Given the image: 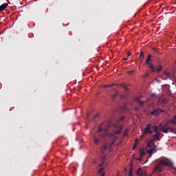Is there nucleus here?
<instances>
[{"label": "nucleus", "mask_w": 176, "mask_h": 176, "mask_svg": "<svg viewBox=\"0 0 176 176\" xmlns=\"http://www.w3.org/2000/svg\"><path fill=\"white\" fill-rule=\"evenodd\" d=\"M173 119H175V120H176V116H175V117H174V118Z\"/></svg>", "instance_id": "obj_36"}, {"label": "nucleus", "mask_w": 176, "mask_h": 176, "mask_svg": "<svg viewBox=\"0 0 176 176\" xmlns=\"http://www.w3.org/2000/svg\"><path fill=\"white\" fill-rule=\"evenodd\" d=\"M169 130H170V133H174V131H175V129H172L170 127Z\"/></svg>", "instance_id": "obj_23"}, {"label": "nucleus", "mask_w": 176, "mask_h": 176, "mask_svg": "<svg viewBox=\"0 0 176 176\" xmlns=\"http://www.w3.org/2000/svg\"><path fill=\"white\" fill-rule=\"evenodd\" d=\"M155 162L158 164L153 168V173H157V174H159V173H162L164 167H166V166H168V167H173V162H171V160L166 157H161L160 159H157L155 160Z\"/></svg>", "instance_id": "obj_1"}, {"label": "nucleus", "mask_w": 176, "mask_h": 176, "mask_svg": "<svg viewBox=\"0 0 176 176\" xmlns=\"http://www.w3.org/2000/svg\"><path fill=\"white\" fill-rule=\"evenodd\" d=\"M173 168H174V170H175V171H176V168H175V167H174Z\"/></svg>", "instance_id": "obj_38"}, {"label": "nucleus", "mask_w": 176, "mask_h": 176, "mask_svg": "<svg viewBox=\"0 0 176 176\" xmlns=\"http://www.w3.org/2000/svg\"><path fill=\"white\" fill-rule=\"evenodd\" d=\"M125 171H127V169H126V168H125Z\"/></svg>", "instance_id": "obj_40"}, {"label": "nucleus", "mask_w": 176, "mask_h": 176, "mask_svg": "<svg viewBox=\"0 0 176 176\" xmlns=\"http://www.w3.org/2000/svg\"><path fill=\"white\" fill-rule=\"evenodd\" d=\"M124 60H127V58H124Z\"/></svg>", "instance_id": "obj_37"}, {"label": "nucleus", "mask_w": 176, "mask_h": 176, "mask_svg": "<svg viewBox=\"0 0 176 176\" xmlns=\"http://www.w3.org/2000/svg\"><path fill=\"white\" fill-rule=\"evenodd\" d=\"M162 124H160L159 126H153V130L155 131V133H159V131H162Z\"/></svg>", "instance_id": "obj_9"}, {"label": "nucleus", "mask_w": 176, "mask_h": 176, "mask_svg": "<svg viewBox=\"0 0 176 176\" xmlns=\"http://www.w3.org/2000/svg\"><path fill=\"white\" fill-rule=\"evenodd\" d=\"M148 68L151 69V72H155V71H161L162 70V67H160L159 69H155L153 67V65L151 63H148Z\"/></svg>", "instance_id": "obj_6"}, {"label": "nucleus", "mask_w": 176, "mask_h": 176, "mask_svg": "<svg viewBox=\"0 0 176 176\" xmlns=\"http://www.w3.org/2000/svg\"><path fill=\"white\" fill-rule=\"evenodd\" d=\"M155 145V143H153V140H151L148 142L146 147L147 148H152Z\"/></svg>", "instance_id": "obj_12"}, {"label": "nucleus", "mask_w": 176, "mask_h": 176, "mask_svg": "<svg viewBox=\"0 0 176 176\" xmlns=\"http://www.w3.org/2000/svg\"><path fill=\"white\" fill-rule=\"evenodd\" d=\"M128 176H133V173L131 172V170L129 171Z\"/></svg>", "instance_id": "obj_25"}, {"label": "nucleus", "mask_w": 176, "mask_h": 176, "mask_svg": "<svg viewBox=\"0 0 176 176\" xmlns=\"http://www.w3.org/2000/svg\"><path fill=\"white\" fill-rule=\"evenodd\" d=\"M105 135H107V133H102L100 135V138H104V137H105Z\"/></svg>", "instance_id": "obj_20"}, {"label": "nucleus", "mask_w": 176, "mask_h": 176, "mask_svg": "<svg viewBox=\"0 0 176 176\" xmlns=\"http://www.w3.org/2000/svg\"><path fill=\"white\" fill-rule=\"evenodd\" d=\"M122 129H123V126H120L119 130L115 131L113 134H120V131H122Z\"/></svg>", "instance_id": "obj_15"}, {"label": "nucleus", "mask_w": 176, "mask_h": 176, "mask_svg": "<svg viewBox=\"0 0 176 176\" xmlns=\"http://www.w3.org/2000/svg\"><path fill=\"white\" fill-rule=\"evenodd\" d=\"M160 67H162V66H158V67L156 68V69H159V68H160Z\"/></svg>", "instance_id": "obj_30"}, {"label": "nucleus", "mask_w": 176, "mask_h": 176, "mask_svg": "<svg viewBox=\"0 0 176 176\" xmlns=\"http://www.w3.org/2000/svg\"><path fill=\"white\" fill-rule=\"evenodd\" d=\"M133 72H134V71H131V72H129V74H130L131 75L133 74Z\"/></svg>", "instance_id": "obj_29"}, {"label": "nucleus", "mask_w": 176, "mask_h": 176, "mask_svg": "<svg viewBox=\"0 0 176 176\" xmlns=\"http://www.w3.org/2000/svg\"><path fill=\"white\" fill-rule=\"evenodd\" d=\"M102 127H104V124H102L100 125V126L98 128V133H100V131H102Z\"/></svg>", "instance_id": "obj_17"}, {"label": "nucleus", "mask_w": 176, "mask_h": 176, "mask_svg": "<svg viewBox=\"0 0 176 176\" xmlns=\"http://www.w3.org/2000/svg\"><path fill=\"white\" fill-rule=\"evenodd\" d=\"M110 135H111V137H113V133H111V134H110Z\"/></svg>", "instance_id": "obj_35"}, {"label": "nucleus", "mask_w": 176, "mask_h": 176, "mask_svg": "<svg viewBox=\"0 0 176 176\" xmlns=\"http://www.w3.org/2000/svg\"><path fill=\"white\" fill-rule=\"evenodd\" d=\"M92 163L93 164H96V163H97V160H94Z\"/></svg>", "instance_id": "obj_27"}, {"label": "nucleus", "mask_w": 176, "mask_h": 176, "mask_svg": "<svg viewBox=\"0 0 176 176\" xmlns=\"http://www.w3.org/2000/svg\"><path fill=\"white\" fill-rule=\"evenodd\" d=\"M105 131H107V129H104V133H105Z\"/></svg>", "instance_id": "obj_39"}, {"label": "nucleus", "mask_w": 176, "mask_h": 176, "mask_svg": "<svg viewBox=\"0 0 176 176\" xmlns=\"http://www.w3.org/2000/svg\"><path fill=\"white\" fill-rule=\"evenodd\" d=\"M131 55V53L130 52H128V53H127V56L129 57V56H130Z\"/></svg>", "instance_id": "obj_28"}, {"label": "nucleus", "mask_w": 176, "mask_h": 176, "mask_svg": "<svg viewBox=\"0 0 176 176\" xmlns=\"http://www.w3.org/2000/svg\"><path fill=\"white\" fill-rule=\"evenodd\" d=\"M94 144H96V145H97L98 144V142H100V139H98V134H95L94 136Z\"/></svg>", "instance_id": "obj_11"}, {"label": "nucleus", "mask_w": 176, "mask_h": 176, "mask_svg": "<svg viewBox=\"0 0 176 176\" xmlns=\"http://www.w3.org/2000/svg\"><path fill=\"white\" fill-rule=\"evenodd\" d=\"M146 153L144 148H140V157L137 158V160L141 161L142 160V157L145 156V154Z\"/></svg>", "instance_id": "obj_4"}, {"label": "nucleus", "mask_w": 176, "mask_h": 176, "mask_svg": "<svg viewBox=\"0 0 176 176\" xmlns=\"http://www.w3.org/2000/svg\"><path fill=\"white\" fill-rule=\"evenodd\" d=\"M103 170H104V168H100L99 170H98L99 174H101V173H102Z\"/></svg>", "instance_id": "obj_21"}, {"label": "nucleus", "mask_w": 176, "mask_h": 176, "mask_svg": "<svg viewBox=\"0 0 176 176\" xmlns=\"http://www.w3.org/2000/svg\"><path fill=\"white\" fill-rule=\"evenodd\" d=\"M106 87H109L111 85H105Z\"/></svg>", "instance_id": "obj_31"}, {"label": "nucleus", "mask_w": 176, "mask_h": 176, "mask_svg": "<svg viewBox=\"0 0 176 176\" xmlns=\"http://www.w3.org/2000/svg\"><path fill=\"white\" fill-rule=\"evenodd\" d=\"M122 87H124L125 90H127V86L126 85H122Z\"/></svg>", "instance_id": "obj_26"}, {"label": "nucleus", "mask_w": 176, "mask_h": 176, "mask_svg": "<svg viewBox=\"0 0 176 176\" xmlns=\"http://www.w3.org/2000/svg\"><path fill=\"white\" fill-rule=\"evenodd\" d=\"M123 119H124V118H123V117H122V118H120V120H123Z\"/></svg>", "instance_id": "obj_32"}, {"label": "nucleus", "mask_w": 176, "mask_h": 176, "mask_svg": "<svg viewBox=\"0 0 176 176\" xmlns=\"http://www.w3.org/2000/svg\"><path fill=\"white\" fill-rule=\"evenodd\" d=\"M117 176H119V173L118 174V175Z\"/></svg>", "instance_id": "obj_41"}, {"label": "nucleus", "mask_w": 176, "mask_h": 176, "mask_svg": "<svg viewBox=\"0 0 176 176\" xmlns=\"http://www.w3.org/2000/svg\"><path fill=\"white\" fill-rule=\"evenodd\" d=\"M176 120L175 119H173V120H170V121L168 122V124H170V123H172V124H175L176 126Z\"/></svg>", "instance_id": "obj_16"}, {"label": "nucleus", "mask_w": 176, "mask_h": 176, "mask_svg": "<svg viewBox=\"0 0 176 176\" xmlns=\"http://www.w3.org/2000/svg\"><path fill=\"white\" fill-rule=\"evenodd\" d=\"M160 112H163V110H162L161 109H155L153 111L151 112V115H157L158 113H160Z\"/></svg>", "instance_id": "obj_10"}, {"label": "nucleus", "mask_w": 176, "mask_h": 176, "mask_svg": "<svg viewBox=\"0 0 176 176\" xmlns=\"http://www.w3.org/2000/svg\"><path fill=\"white\" fill-rule=\"evenodd\" d=\"M151 57H152V56H151V54L148 56L147 60H146V63L147 64H149V60H151Z\"/></svg>", "instance_id": "obj_19"}, {"label": "nucleus", "mask_w": 176, "mask_h": 176, "mask_svg": "<svg viewBox=\"0 0 176 176\" xmlns=\"http://www.w3.org/2000/svg\"><path fill=\"white\" fill-rule=\"evenodd\" d=\"M159 137H160V133H156V134L153 135V140H157L158 141H160Z\"/></svg>", "instance_id": "obj_14"}, {"label": "nucleus", "mask_w": 176, "mask_h": 176, "mask_svg": "<svg viewBox=\"0 0 176 176\" xmlns=\"http://www.w3.org/2000/svg\"><path fill=\"white\" fill-rule=\"evenodd\" d=\"M171 77V72L168 70H166L164 73V75L162 76L163 79H168V78Z\"/></svg>", "instance_id": "obj_7"}, {"label": "nucleus", "mask_w": 176, "mask_h": 176, "mask_svg": "<svg viewBox=\"0 0 176 176\" xmlns=\"http://www.w3.org/2000/svg\"><path fill=\"white\" fill-rule=\"evenodd\" d=\"M137 141H138V139L135 140V145L133 146V149L137 146V142H136Z\"/></svg>", "instance_id": "obj_24"}, {"label": "nucleus", "mask_w": 176, "mask_h": 176, "mask_svg": "<svg viewBox=\"0 0 176 176\" xmlns=\"http://www.w3.org/2000/svg\"><path fill=\"white\" fill-rule=\"evenodd\" d=\"M102 166V164H99V167H101Z\"/></svg>", "instance_id": "obj_33"}, {"label": "nucleus", "mask_w": 176, "mask_h": 176, "mask_svg": "<svg viewBox=\"0 0 176 176\" xmlns=\"http://www.w3.org/2000/svg\"><path fill=\"white\" fill-rule=\"evenodd\" d=\"M155 153H156V146H154V148L150 150H147V153H148L149 157H151Z\"/></svg>", "instance_id": "obj_8"}, {"label": "nucleus", "mask_w": 176, "mask_h": 176, "mask_svg": "<svg viewBox=\"0 0 176 176\" xmlns=\"http://www.w3.org/2000/svg\"><path fill=\"white\" fill-rule=\"evenodd\" d=\"M148 133H149V134H152L153 131H151V125L150 124H148V126L145 128L144 133H142V136L145 135V134H148Z\"/></svg>", "instance_id": "obj_5"}, {"label": "nucleus", "mask_w": 176, "mask_h": 176, "mask_svg": "<svg viewBox=\"0 0 176 176\" xmlns=\"http://www.w3.org/2000/svg\"><path fill=\"white\" fill-rule=\"evenodd\" d=\"M8 8V3H5L0 6V12H2V10H5Z\"/></svg>", "instance_id": "obj_13"}, {"label": "nucleus", "mask_w": 176, "mask_h": 176, "mask_svg": "<svg viewBox=\"0 0 176 176\" xmlns=\"http://www.w3.org/2000/svg\"><path fill=\"white\" fill-rule=\"evenodd\" d=\"M135 100H136V101H138V102L142 104V102L139 98H136Z\"/></svg>", "instance_id": "obj_22"}, {"label": "nucleus", "mask_w": 176, "mask_h": 176, "mask_svg": "<svg viewBox=\"0 0 176 176\" xmlns=\"http://www.w3.org/2000/svg\"><path fill=\"white\" fill-rule=\"evenodd\" d=\"M105 173H102L101 176H104Z\"/></svg>", "instance_id": "obj_34"}, {"label": "nucleus", "mask_w": 176, "mask_h": 176, "mask_svg": "<svg viewBox=\"0 0 176 176\" xmlns=\"http://www.w3.org/2000/svg\"><path fill=\"white\" fill-rule=\"evenodd\" d=\"M114 142H115V141L111 142L110 144H105L103 146H102L101 152H102V153H104V152H105V151H107V149H108V147H109V151H111V146H112V145H113Z\"/></svg>", "instance_id": "obj_3"}, {"label": "nucleus", "mask_w": 176, "mask_h": 176, "mask_svg": "<svg viewBox=\"0 0 176 176\" xmlns=\"http://www.w3.org/2000/svg\"><path fill=\"white\" fill-rule=\"evenodd\" d=\"M168 130H170V125L168 122L166 123L163 126H162L161 124V131H162V133H168Z\"/></svg>", "instance_id": "obj_2"}, {"label": "nucleus", "mask_w": 176, "mask_h": 176, "mask_svg": "<svg viewBox=\"0 0 176 176\" xmlns=\"http://www.w3.org/2000/svg\"><path fill=\"white\" fill-rule=\"evenodd\" d=\"M139 58H140L141 63H142V60H144V54L143 53L140 54Z\"/></svg>", "instance_id": "obj_18"}]
</instances>
